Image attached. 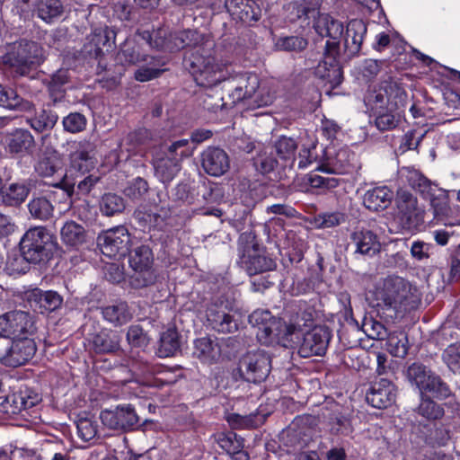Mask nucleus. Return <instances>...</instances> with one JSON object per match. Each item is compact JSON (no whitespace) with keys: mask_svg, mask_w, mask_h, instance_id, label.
I'll return each mask as SVG.
<instances>
[{"mask_svg":"<svg viewBox=\"0 0 460 460\" xmlns=\"http://www.w3.org/2000/svg\"><path fill=\"white\" fill-rule=\"evenodd\" d=\"M193 153V148L190 146L189 139L182 138L172 142L167 147L166 155L178 160L180 163Z\"/></svg>","mask_w":460,"mask_h":460,"instance_id":"obj_51","label":"nucleus"},{"mask_svg":"<svg viewBox=\"0 0 460 460\" xmlns=\"http://www.w3.org/2000/svg\"><path fill=\"white\" fill-rule=\"evenodd\" d=\"M139 35L153 49L161 51L175 52L185 47L193 46L184 58V65L198 85L212 87L228 79L230 75L227 64L214 57L212 41L206 40L198 45L201 36L196 31H171L168 28L163 27L153 33L145 31Z\"/></svg>","mask_w":460,"mask_h":460,"instance_id":"obj_1","label":"nucleus"},{"mask_svg":"<svg viewBox=\"0 0 460 460\" xmlns=\"http://www.w3.org/2000/svg\"><path fill=\"white\" fill-rule=\"evenodd\" d=\"M407 377L411 385H416L421 395L429 394L438 399L450 395L448 386L441 381L439 376L421 364L411 365L407 370Z\"/></svg>","mask_w":460,"mask_h":460,"instance_id":"obj_9","label":"nucleus"},{"mask_svg":"<svg viewBox=\"0 0 460 460\" xmlns=\"http://www.w3.org/2000/svg\"><path fill=\"white\" fill-rule=\"evenodd\" d=\"M30 189L25 183H12L2 191L3 201L9 206L22 203L29 195Z\"/></svg>","mask_w":460,"mask_h":460,"instance_id":"obj_43","label":"nucleus"},{"mask_svg":"<svg viewBox=\"0 0 460 460\" xmlns=\"http://www.w3.org/2000/svg\"><path fill=\"white\" fill-rule=\"evenodd\" d=\"M274 99V92L266 85H259L252 95V102H249L248 104L253 107L268 106L273 102Z\"/></svg>","mask_w":460,"mask_h":460,"instance_id":"obj_55","label":"nucleus"},{"mask_svg":"<svg viewBox=\"0 0 460 460\" xmlns=\"http://www.w3.org/2000/svg\"><path fill=\"white\" fill-rule=\"evenodd\" d=\"M64 128L71 133L83 131L86 127V119L81 113H70L63 119Z\"/></svg>","mask_w":460,"mask_h":460,"instance_id":"obj_60","label":"nucleus"},{"mask_svg":"<svg viewBox=\"0 0 460 460\" xmlns=\"http://www.w3.org/2000/svg\"><path fill=\"white\" fill-rule=\"evenodd\" d=\"M339 50L337 41H326L323 59L315 67V75L330 84L331 88L339 86L343 79L342 70L338 62Z\"/></svg>","mask_w":460,"mask_h":460,"instance_id":"obj_14","label":"nucleus"},{"mask_svg":"<svg viewBox=\"0 0 460 460\" xmlns=\"http://www.w3.org/2000/svg\"><path fill=\"white\" fill-rule=\"evenodd\" d=\"M226 7L233 19L244 23L257 22L260 9L253 0H226Z\"/></svg>","mask_w":460,"mask_h":460,"instance_id":"obj_25","label":"nucleus"},{"mask_svg":"<svg viewBox=\"0 0 460 460\" xmlns=\"http://www.w3.org/2000/svg\"><path fill=\"white\" fill-rule=\"evenodd\" d=\"M201 166L208 174L221 176L229 169L228 155L221 148L208 147L201 154Z\"/></svg>","mask_w":460,"mask_h":460,"instance_id":"obj_23","label":"nucleus"},{"mask_svg":"<svg viewBox=\"0 0 460 460\" xmlns=\"http://www.w3.org/2000/svg\"><path fill=\"white\" fill-rule=\"evenodd\" d=\"M393 192L386 186L376 187L368 190L363 199L365 207L371 211H379L386 208L392 201Z\"/></svg>","mask_w":460,"mask_h":460,"instance_id":"obj_32","label":"nucleus"},{"mask_svg":"<svg viewBox=\"0 0 460 460\" xmlns=\"http://www.w3.org/2000/svg\"><path fill=\"white\" fill-rule=\"evenodd\" d=\"M40 401L38 394L31 393L28 390L20 391L6 397L4 408L7 413L17 414L22 410L35 406Z\"/></svg>","mask_w":460,"mask_h":460,"instance_id":"obj_28","label":"nucleus"},{"mask_svg":"<svg viewBox=\"0 0 460 460\" xmlns=\"http://www.w3.org/2000/svg\"><path fill=\"white\" fill-rule=\"evenodd\" d=\"M116 31L109 27L98 28L88 38L84 44V51L90 56L98 58L110 51L115 45Z\"/></svg>","mask_w":460,"mask_h":460,"instance_id":"obj_22","label":"nucleus"},{"mask_svg":"<svg viewBox=\"0 0 460 460\" xmlns=\"http://www.w3.org/2000/svg\"><path fill=\"white\" fill-rule=\"evenodd\" d=\"M320 5L321 0H301L291 3L289 8L292 9V13L295 15L291 20L304 19L306 21L313 18L316 33L322 37L330 38L328 41H337L339 47V40L344 31L343 24L328 13H320Z\"/></svg>","mask_w":460,"mask_h":460,"instance_id":"obj_4","label":"nucleus"},{"mask_svg":"<svg viewBox=\"0 0 460 460\" xmlns=\"http://www.w3.org/2000/svg\"><path fill=\"white\" fill-rule=\"evenodd\" d=\"M240 263L249 275L271 270L276 267L274 261L267 257L255 243L252 233H243L238 240Z\"/></svg>","mask_w":460,"mask_h":460,"instance_id":"obj_8","label":"nucleus"},{"mask_svg":"<svg viewBox=\"0 0 460 460\" xmlns=\"http://www.w3.org/2000/svg\"><path fill=\"white\" fill-rule=\"evenodd\" d=\"M270 358L263 350L248 352L241 360L240 372L248 382L259 383L270 372Z\"/></svg>","mask_w":460,"mask_h":460,"instance_id":"obj_16","label":"nucleus"},{"mask_svg":"<svg viewBox=\"0 0 460 460\" xmlns=\"http://www.w3.org/2000/svg\"><path fill=\"white\" fill-rule=\"evenodd\" d=\"M396 395L395 385L391 381L381 378L371 385L366 394V399L373 407L385 409L395 402Z\"/></svg>","mask_w":460,"mask_h":460,"instance_id":"obj_21","label":"nucleus"},{"mask_svg":"<svg viewBox=\"0 0 460 460\" xmlns=\"http://www.w3.org/2000/svg\"><path fill=\"white\" fill-rule=\"evenodd\" d=\"M156 177L164 183L171 181L180 172L181 163L165 155L154 163Z\"/></svg>","mask_w":460,"mask_h":460,"instance_id":"obj_38","label":"nucleus"},{"mask_svg":"<svg viewBox=\"0 0 460 460\" xmlns=\"http://www.w3.org/2000/svg\"><path fill=\"white\" fill-rule=\"evenodd\" d=\"M237 84L229 94L233 103L252 101V95L259 86V78L253 74L240 75L236 77Z\"/></svg>","mask_w":460,"mask_h":460,"instance_id":"obj_30","label":"nucleus"},{"mask_svg":"<svg viewBox=\"0 0 460 460\" xmlns=\"http://www.w3.org/2000/svg\"><path fill=\"white\" fill-rule=\"evenodd\" d=\"M173 196L177 200L183 203L192 205L196 202L195 191L186 183L178 184L174 190Z\"/></svg>","mask_w":460,"mask_h":460,"instance_id":"obj_62","label":"nucleus"},{"mask_svg":"<svg viewBox=\"0 0 460 460\" xmlns=\"http://www.w3.org/2000/svg\"><path fill=\"white\" fill-rule=\"evenodd\" d=\"M134 217L141 226L148 228L162 229L165 225V215L155 212L144 213L141 209H137Z\"/></svg>","mask_w":460,"mask_h":460,"instance_id":"obj_49","label":"nucleus"},{"mask_svg":"<svg viewBox=\"0 0 460 460\" xmlns=\"http://www.w3.org/2000/svg\"><path fill=\"white\" fill-rule=\"evenodd\" d=\"M60 238L65 245L77 248L86 243L87 231L75 221L67 220L60 229Z\"/></svg>","mask_w":460,"mask_h":460,"instance_id":"obj_33","label":"nucleus"},{"mask_svg":"<svg viewBox=\"0 0 460 460\" xmlns=\"http://www.w3.org/2000/svg\"><path fill=\"white\" fill-rule=\"evenodd\" d=\"M243 315L223 301L210 305L207 309V319L211 327L218 332L233 333L243 323Z\"/></svg>","mask_w":460,"mask_h":460,"instance_id":"obj_12","label":"nucleus"},{"mask_svg":"<svg viewBox=\"0 0 460 460\" xmlns=\"http://www.w3.org/2000/svg\"><path fill=\"white\" fill-rule=\"evenodd\" d=\"M36 330L34 316L28 312L14 310L0 315V338L31 337Z\"/></svg>","mask_w":460,"mask_h":460,"instance_id":"obj_10","label":"nucleus"},{"mask_svg":"<svg viewBox=\"0 0 460 460\" xmlns=\"http://www.w3.org/2000/svg\"><path fill=\"white\" fill-rule=\"evenodd\" d=\"M69 169L71 175L75 172L80 176L90 172L96 165L93 146L87 140L68 143Z\"/></svg>","mask_w":460,"mask_h":460,"instance_id":"obj_15","label":"nucleus"},{"mask_svg":"<svg viewBox=\"0 0 460 460\" xmlns=\"http://www.w3.org/2000/svg\"><path fill=\"white\" fill-rule=\"evenodd\" d=\"M64 7L59 0H39L34 12L46 23L55 22L63 13Z\"/></svg>","mask_w":460,"mask_h":460,"instance_id":"obj_39","label":"nucleus"},{"mask_svg":"<svg viewBox=\"0 0 460 460\" xmlns=\"http://www.w3.org/2000/svg\"><path fill=\"white\" fill-rule=\"evenodd\" d=\"M45 58L44 50L37 42L22 40L13 45L4 57V63L21 75H27Z\"/></svg>","mask_w":460,"mask_h":460,"instance_id":"obj_7","label":"nucleus"},{"mask_svg":"<svg viewBox=\"0 0 460 460\" xmlns=\"http://www.w3.org/2000/svg\"><path fill=\"white\" fill-rule=\"evenodd\" d=\"M103 318L115 326H121L128 323L132 314L126 302L119 301L102 309Z\"/></svg>","mask_w":460,"mask_h":460,"instance_id":"obj_36","label":"nucleus"},{"mask_svg":"<svg viewBox=\"0 0 460 460\" xmlns=\"http://www.w3.org/2000/svg\"><path fill=\"white\" fill-rule=\"evenodd\" d=\"M129 267L134 273L131 276L132 284L136 288L149 285L154 281L155 276L152 270L153 254L148 246L137 247L128 258Z\"/></svg>","mask_w":460,"mask_h":460,"instance_id":"obj_13","label":"nucleus"},{"mask_svg":"<svg viewBox=\"0 0 460 460\" xmlns=\"http://www.w3.org/2000/svg\"><path fill=\"white\" fill-rule=\"evenodd\" d=\"M249 323L257 327V338L262 344L270 345L288 340L299 323L293 325L287 323L279 318L274 317L271 313L264 309H257L249 315Z\"/></svg>","mask_w":460,"mask_h":460,"instance_id":"obj_6","label":"nucleus"},{"mask_svg":"<svg viewBox=\"0 0 460 460\" xmlns=\"http://www.w3.org/2000/svg\"><path fill=\"white\" fill-rule=\"evenodd\" d=\"M402 177L411 186L421 192H424L429 186V181L414 168H402Z\"/></svg>","mask_w":460,"mask_h":460,"instance_id":"obj_50","label":"nucleus"},{"mask_svg":"<svg viewBox=\"0 0 460 460\" xmlns=\"http://www.w3.org/2000/svg\"><path fill=\"white\" fill-rule=\"evenodd\" d=\"M97 244L105 256L121 258L128 252L132 245L131 235L128 228L118 226L100 233Z\"/></svg>","mask_w":460,"mask_h":460,"instance_id":"obj_11","label":"nucleus"},{"mask_svg":"<svg viewBox=\"0 0 460 460\" xmlns=\"http://www.w3.org/2000/svg\"><path fill=\"white\" fill-rule=\"evenodd\" d=\"M330 339L331 333L328 328L315 326L304 335L298 353L303 358L322 356L327 349Z\"/></svg>","mask_w":460,"mask_h":460,"instance_id":"obj_20","label":"nucleus"},{"mask_svg":"<svg viewBox=\"0 0 460 460\" xmlns=\"http://www.w3.org/2000/svg\"><path fill=\"white\" fill-rule=\"evenodd\" d=\"M30 302L35 304L40 314H44L59 308L63 299L56 291L34 289L30 295Z\"/></svg>","mask_w":460,"mask_h":460,"instance_id":"obj_31","label":"nucleus"},{"mask_svg":"<svg viewBox=\"0 0 460 460\" xmlns=\"http://www.w3.org/2000/svg\"><path fill=\"white\" fill-rule=\"evenodd\" d=\"M307 41L298 36L282 37L275 43L276 49L283 51H300L305 49Z\"/></svg>","mask_w":460,"mask_h":460,"instance_id":"obj_54","label":"nucleus"},{"mask_svg":"<svg viewBox=\"0 0 460 460\" xmlns=\"http://www.w3.org/2000/svg\"><path fill=\"white\" fill-rule=\"evenodd\" d=\"M5 149L11 154H30L32 152L35 140L30 131L17 128L5 137Z\"/></svg>","mask_w":460,"mask_h":460,"instance_id":"obj_26","label":"nucleus"},{"mask_svg":"<svg viewBox=\"0 0 460 460\" xmlns=\"http://www.w3.org/2000/svg\"><path fill=\"white\" fill-rule=\"evenodd\" d=\"M151 139V133L146 128H139L130 132L120 143L119 148L122 153L125 149L130 153L138 145H145Z\"/></svg>","mask_w":460,"mask_h":460,"instance_id":"obj_47","label":"nucleus"},{"mask_svg":"<svg viewBox=\"0 0 460 460\" xmlns=\"http://www.w3.org/2000/svg\"><path fill=\"white\" fill-rule=\"evenodd\" d=\"M366 33L367 25L362 20L353 19L349 22L344 38V48L349 56L359 52Z\"/></svg>","mask_w":460,"mask_h":460,"instance_id":"obj_27","label":"nucleus"},{"mask_svg":"<svg viewBox=\"0 0 460 460\" xmlns=\"http://www.w3.org/2000/svg\"><path fill=\"white\" fill-rule=\"evenodd\" d=\"M217 344L208 337L199 338L194 341L193 355L205 363H212L219 357Z\"/></svg>","mask_w":460,"mask_h":460,"instance_id":"obj_40","label":"nucleus"},{"mask_svg":"<svg viewBox=\"0 0 460 460\" xmlns=\"http://www.w3.org/2000/svg\"><path fill=\"white\" fill-rule=\"evenodd\" d=\"M350 240L355 247V252L361 255L373 257L381 250L377 235L368 229L355 230L350 234Z\"/></svg>","mask_w":460,"mask_h":460,"instance_id":"obj_24","label":"nucleus"},{"mask_svg":"<svg viewBox=\"0 0 460 460\" xmlns=\"http://www.w3.org/2000/svg\"><path fill=\"white\" fill-rule=\"evenodd\" d=\"M180 348L178 333L174 328H168L160 338L158 353L160 357L172 356Z\"/></svg>","mask_w":460,"mask_h":460,"instance_id":"obj_45","label":"nucleus"},{"mask_svg":"<svg viewBox=\"0 0 460 460\" xmlns=\"http://www.w3.org/2000/svg\"><path fill=\"white\" fill-rule=\"evenodd\" d=\"M386 349L391 355L404 358L408 352L407 336L403 332H390L385 338Z\"/></svg>","mask_w":460,"mask_h":460,"instance_id":"obj_44","label":"nucleus"},{"mask_svg":"<svg viewBox=\"0 0 460 460\" xmlns=\"http://www.w3.org/2000/svg\"><path fill=\"white\" fill-rule=\"evenodd\" d=\"M217 441L218 446L229 455L233 452H238V450L243 447V439L235 433L232 432L228 434H219L217 438Z\"/></svg>","mask_w":460,"mask_h":460,"instance_id":"obj_52","label":"nucleus"},{"mask_svg":"<svg viewBox=\"0 0 460 460\" xmlns=\"http://www.w3.org/2000/svg\"><path fill=\"white\" fill-rule=\"evenodd\" d=\"M420 302L416 287L399 276H388L379 281L372 293L370 305L385 319L402 318Z\"/></svg>","mask_w":460,"mask_h":460,"instance_id":"obj_2","label":"nucleus"},{"mask_svg":"<svg viewBox=\"0 0 460 460\" xmlns=\"http://www.w3.org/2000/svg\"><path fill=\"white\" fill-rule=\"evenodd\" d=\"M297 148V144L295 139L287 137H280L275 143V150L279 159L295 162V151Z\"/></svg>","mask_w":460,"mask_h":460,"instance_id":"obj_48","label":"nucleus"},{"mask_svg":"<svg viewBox=\"0 0 460 460\" xmlns=\"http://www.w3.org/2000/svg\"><path fill=\"white\" fill-rule=\"evenodd\" d=\"M363 330L373 340H385L389 334L385 325L373 318L365 319Z\"/></svg>","mask_w":460,"mask_h":460,"instance_id":"obj_58","label":"nucleus"},{"mask_svg":"<svg viewBox=\"0 0 460 460\" xmlns=\"http://www.w3.org/2000/svg\"><path fill=\"white\" fill-rule=\"evenodd\" d=\"M0 106L11 110L30 112L34 109L33 104L23 100L15 90L0 84Z\"/></svg>","mask_w":460,"mask_h":460,"instance_id":"obj_34","label":"nucleus"},{"mask_svg":"<svg viewBox=\"0 0 460 460\" xmlns=\"http://www.w3.org/2000/svg\"><path fill=\"white\" fill-rule=\"evenodd\" d=\"M118 58L121 62L128 65H135L141 61H147V56H141L138 50V46L131 40H125L118 54Z\"/></svg>","mask_w":460,"mask_h":460,"instance_id":"obj_46","label":"nucleus"},{"mask_svg":"<svg viewBox=\"0 0 460 460\" xmlns=\"http://www.w3.org/2000/svg\"><path fill=\"white\" fill-rule=\"evenodd\" d=\"M140 455H135L126 446L122 448L114 449L112 453L107 455L102 460H140Z\"/></svg>","mask_w":460,"mask_h":460,"instance_id":"obj_64","label":"nucleus"},{"mask_svg":"<svg viewBox=\"0 0 460 460\" xmlns=\"http://www.w3.org/2000/svg\"><path fill=\"white\" fill-rule=\"evenodd\" d=\"M27 207L31 217L40 221L50 219L54 213V206L46 197L31 199Z\"/></svg>","mask_w":460,"mask_h":460,"instance_id":"obj_41","label":"nucleus"},{"mask_svg":"<svg viewBox=\"0 0 460 460\" xmlns=\"http://www.w3.org/2000/svg\"><path fill=\"white\" fill-rule=\"evenodd\" d=\"M100 211L103 216L114 217L125 210L124 199L116 193H105L99 203Z\"/></svg>","mask_w":460,"mask_h":460,"instance_id":"obj_42","label":"nucleus"},{"mask_svg":"<svg viewBox=\"0 0 460 460\" xmlns=\"http://www.w3.org/2000/svg\"><path fill=\"white\" fill-rule=\"evenodd\" d=\"M418 412L428 420H437L444 415V410L438 404L430 399H425L423 395Z\"/></svg>","mask_w":460,"mask_h":460,"instance_id":"obj_56","label":"nucleus"},{"mask_svg":"<svg viewBox=\"0 0 460 460\" xmlns=\"http://www.w3.org/2000/svg\"><path fill=\"white\" fill-rule=\"evenodd\" d=\"M68 71L66 69H59L52 75L48 87L52 95L59 94L62 87L68 82Z\"/></svg>","mask_w":460,"mask_h":460,"instance_id":"obj_61","label":"nucleus"},{"mask_svg":"<svg viewBox=\"0 0 460 460\" xmlns=\"http://www.w3.org/2000/svg\"><path fill=\"white\" fill-rule=\"evenodd\" d=\"M396 206L404 227L415 229L424 222V210L419 207L416 197L409 191L400 190L397 192Z\"/></svg>","mask_w":460,"mask_h":460,"instance_id":"obj_17","label":"nucleus"},{"mask_svg":"<svg viewBox=\"0 0 460 460\" xmlns=\"http://www.w3.org/2000/svg\"><path fill=\"white\" fill-rule=\"evenodd\" d=\"M36 350L31 337L13 339L11 347L0 354V362L6 367H17L31 359Z\"/></svg>","mask_w":460,"mask_h":460,"instance_id":"obj_19","label":"nucleus"},{"mask_svg":"<svg viewBox=\"0 0 460 460\" xmlns=\"http://www.w3.org/2000/svg\"><path fill=\"white\" fill-rule=\"evenodd\" d=\"M100 418L104 426L119 431L133 430L139 421L135 409L129 404L118 406L114 410H104Z\"/></svg>","mask_w":460,"mask_h":460,"instance_id":"obj_18","label":"nucleus"},{"mask_svg":"<svg viewBox=\"0 0 460 460\" xmlns=\"http://www.w3.org/2000/svg\"><path fill=\"white\" fill-rule=\"evenodd\" d=\"M317 157L318 155L316 153V143L314 141H311L307 146H303L298 154V168H307L313 163L316 162Z\"/></svg>","mask_w":460,"mask_h":460,"instance_id":"obj_59","label":"nucleus"},{"mask_svg":"<svg viewBox=\"0 0 460 460\" xmlns=\"http://www.w3.org/2000/svg\"><path fill=\"white\" fill-rule=\"evenodd\" d=\"M119 335L110 329L101 330L91 340L93 349L99 354L113 353L119 350Z\"/></svg>","mask_w":460,"mask_h":460,"instance_id":"obj_29","label":"nucleus"},{"mask_svg":"<svg viewBox=\"0 0 460 460\" xmlns=\"http://www.w3.org/2000/svg\"><path fill=\"white\" fill-rule=\"evenodd\" d=\"M135 72L134 78L138 82H147L159 77L164 72V62L162 58L147 56V61Z\"/></svg>","mask_w":460,"mask_h":460,"instance_id":"obj_37","label":"nucleus"},{"mask_svg":"<svg viewBox=\"0 0 460 460\" xmlns=\"http://www.w3.org/2000/svg\"><path fill=\"white\" fill-rule=\"evenodd\" d=\"M57 242L44 226L27 230L20 241V250L24 260L31 263L49 261L57 250Z\"/></svg>","mask_w":460,"mask_h":460,"instance_id":"obj_5","label":"nucleus"},{"mask_svg":"<svg viewBox=\"0 0 460 460\" xmlns=\"http://www.w3.org/2000/svg\"><path fill=\"white\" fill-rule=\"evenodd\" d=\"M444 358L451 369L460 370V343L450 345L444 353Z\"/></svg>","mask_w":460,"mask_h":460,"instance_id":"obj_63","label":"nucleus"},{"mask_svg":"<svg viewBox=\"0 0 460 460\" xmlns=\"http://www.w3.org/2000/svg\"><path fill=\"white\" fill-rule=\"evenodd\" d=\"M406 92L390 75H385L378 86L365 96L366 106L376 115V125L385 131L394 128L401 119Z\"/></svg>","mask_w":460,"mask_h":460,"instance_id":"obj_3","label":"nucleus"},{"mask_svg":"<svg viewBox=\"0 0 460 460\" xmlns=\"http://www.w3.org/2000/svg\"><path fill=\"white\" fill-rule=\"evenodd\" d=\"M77 434L84 441H90L97 435V422L90 418H79L76 421Z\"/></svg>","mask_w":460,"mask_h":460,"instance_id":"obj_53","label":"nucleus"},{"mask_svg":"<svg viewBox=\"0 0 460 460\" xmlns=\"http://www.w3.org/2000/svg\"><path fill=\"white\" fill-rule=\"evenodd\" d=\"M100 180L99 174L92 173L79 181H72L68 173H66L63 183L65 190L69 195L84 196L91 193Z\"/></svg>","mask_w":460,"mask_h":460,"instance_id":"obj_35","label":"nucleus"},{"mask_svg":"<svg viewBox=\"0 0 460 460\" xmlns=\"http://www.w3.org/2000/svg\"><path fill=\"white\" fill-rule=\"evenodd\" d=\"M148 190V183L141 177H137L128 182L124 190L125 195L130 199H141Z\"/></svg>","mask_w":460,"mask_h":460,"instance_id":"obj_57","label":"nucleus"}]
</instances>
